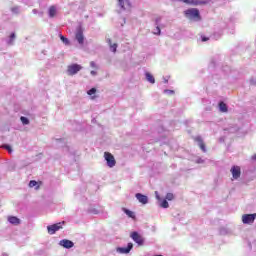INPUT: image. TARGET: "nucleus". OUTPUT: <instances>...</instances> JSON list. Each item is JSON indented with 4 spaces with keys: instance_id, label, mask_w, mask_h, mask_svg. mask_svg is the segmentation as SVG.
Returning a JSON list of instances; mask_svg holds the SVG:
<instances>
[{
    "instance_id": "obj_4",
    "label": "nucleus",
    "mask_w": 256,
    "mask_h": 256,
    "mask_svg": "<svg viewBox=\"0 0 256 256\" xmlns=\"http://www.w3.org/2000/svg\"><path fill=\"white\" fill-rule=\"evenodd\" d=\"M131 239H133V241L135 243H137V245H139L140 247L144 245L145 243V239H143V237L141 235H139L138 232H132L130 235Z\"/></svg>"
},
{
    "instance_id": "obj_35",
    "label": "nucleus",
    "mask_w": 256,
    "mask_h": 256,
    "mask_svg": "<svg viewBox=\"0 0 256 256\" xmlns=\"http://www.w3.org/2000/svg\"><path fill=\"white\" fill-rule=\"evenodd\" d=\"M54 225H65V221H62V222H59V223H56Z\"/></svg>"
},
{
    "instance_id": "obj_32",
    "label": "nucleus",
    "mask_w": 256,
    "mask_h": 256,
    "mask_svg": "<svg viewBox=\"0 0 256 256\" xmlns=\"http://www.w3.org/2000/svg\"><path fill=\"white\" fill-rule=\"evenodd\" d=\"M15 39V33H12L10 35V43H13V40Z\"/></svg>"
},
{
    "instance_id": "obj_26",
    "label": "nucleus",
    "mask_w": 256,
    "mask_h": 256,
    "mask_svg": "<svg viewBox=\"0 0 256 256\" xmlns=\"http://www.w3.org/2000/svg\"><path fill=\"white\" fill-rule=\"evenodd\" d=\"M95 93H97V89H96V88H92V89H90V90L87 92L88 95H95Z\"/></svg>"
},
{
    "instance_id": "obj_19",
    "label": "nucleus",
    "mask_w": 256,
    "mask_h": 256,
    "mask_svg": "<svg viewBox=\"0 0 256 256\" xmlns=\"http://www.w3.org/2000/svg\"><path fill=\"white\" fill-rule=\"evenodd\" d=\"M219 109L222 113H227L228 111L227 104H225V102H220Z\"/></svg>"
},
{
    "instance_id": "obj_20",
    "label": "nucleus",
    "mask_w": 256,
    "mask_h": 256,
    "mask_svg": "<svg viewBox=\"0 0 256 256\" xmlns=\"http://www.w3.org/2000/svg\"><path fill=\"white\" fill-rule=\"evenodd\" d=\"M145 75H146V79H147V81H149V83H152V84L155 83V77H153L151 73L146 72Z\"/></svg>"
},
{
    "instance_id": "obj_28",
    "label": "nucleus",
    "mask_w": 256,
    "mask_h": 256,
    "mask_svg": "<svg viewBox=\"0 0 256 256\" xmlns=\"http://www.w3.org/2000/svg\"><path fill=\"white\" fill-rule=\"evenodd\" d=\"M4 149H7L8 153H13V149L9 145H4Z\"/></svg>"
},
{
    "instance_id": "obj_33",
    "label": "nucleus",
    "mask_w": 256,
    "mask_h": 256,
    "mask_svg": "<svg viewBox=\"0 0 256 256\" xmlns=\"http://www.w3.org/2000/svg\"><path fill=\"white\" fill-rule=\"evenodd\" d=\"M201 39L203 43H205V41H209V37L202 36Z\"/></svg>"
},
{
    "instance_id": "obj_1",
    "label": "nucleus",
    "mask_w": 256,
    "mask_h": 256,
    "mask_svg": "<svg viewBox=\"0 0 256 256\" xmlns=\"http://www.w3.org/2000/svg\"><path fill=\"white\" fill-rule=\"evenodd\" d=\"M184 15L186 19H196V21H201V15L199 14V9L197 8H190L184 11Z\"/></svg>"
},
{
    "instance_id": "obj_29",
    "label": "nucleus",
    "mask_w": 256,
    "mask_h": 256,
    "mask_svg": "<svg viewBox=\"0 0 256 256\" xmlns=\"http://www.w3.org/2000/svg\"><path fill=\"white\" fill-rule=\"evenodd\" d=\"M220 235H227V229L225 227L220 229Z\"/></svg>"
},
{
    "instance_id": "obj_17",
    "label": "nucleus",
    "mask_w": 256,
    "mask_h": 256,
    "mask_svg": "<svg viewBox=\"0 0 256 256\" xmlns=\"http://www.w3.org/2000/svg\"><path fill=\"white\" fill-rule=\"evenodd\" d=\"M49 17L53 18L55 15H57V8L55 6H50L49 10Z\"/></svg>"
},
{
    "instance_id": "obj_14",
    "label": "nucleus",
    "mask_w": 256,
    "mask_h": 256,
    "mask_svg": "<svg viewBox=\"0 0 256 256\" xmlns=\"http://www.w3.org/2000/svg\"><path fill=\"white\" fill-rule=\"evenodd\" d=\"M59 229H63V227L57 226V225L47 226V231H48L49 235H55V233H57V231H59Z\"/></svg>"
},
{
    "instance_id": "obj_5",
    "label": "nucleus",
    "mask_w": 256,
    "mask_h": 256,
    "mask_svg": "<svg viewBox=\"0 0 256 256\" xmlns=\"http://www.w3.org/2000/svg\"><path fill=\"white\" fill-rule=\"evenodd\" d=\"M256 219V213L254 214H244L242 216V222L244 223V225H249L251 223H253Z\"/></svg>"
},
{
    "instance_id": "obj_23",
    "label": "nucleus",
    "mask_w": 256,
    "mask_h": 256,
    "mask_svg": "<svg viewBox=\"0 0 256 256\" xmlns=\"http://www.w3.org/2000/svg\"><path fill=\"white\" fill-rule=\"evenodd\" d=\"M20 121H22L23 125H29V119L25 116H22Z\"/></svg>"
},
{
    "instance_id": "obj_25",
    "label": "nucleus",
    "mask_w": 256,
    "mask_h": 256,
    "mask_svg": "<svg viewBox=\"0 0 256 256\" xmlns=\"http://www.w3.org/2000/svg\"><path fill=\"white\" fill-rule=\"evenodd\" d=\"M12 13L19 15V6H14L11 8Z\"/></svg>"
},
{
    "instance_id": "obj_24",
    "label": "nucleus",
    "mask_w": 256,
    "mask_h": 256,
    "mask_svg": "<svg viewBox=\"0 0 256 256\" xmlns=\"http://www.w3.org/2000/svg\"><path fill=\"white\" fill-rule=\"evenodd\" d=\"M166 199L167 201H173V199H175V196L173 195V193H167Z\"/></svg>"
},
{
    "instance_id": "obj_13",
    "label": "nucleus",
    "mask_w": 256,
    "mask_h": 256,
    "mask_svg": "<svg viewBox=\"0 0 256 256\" xmlns=\"http://www.w3.org/2000/svg\"><path fill=\"white\" fill-rule=\"evenodd\" d=\"M76 40L80 45H83L85 41V37L83 36V30L81 28H79L76 32Z\"/></svg>"
},
{
    "instance_id": "obj_27",
    "label": "nucleus",
    "mask_w": 256,
    "mask_h": 256,
    "mask_svg": "<svg viewBox=\"0 0 256 256\" xmlns=\"http://www.w3.org/2000/svg\"><path fill=\"white\" fill-rule=\"evenodd\" d=\"M29 187H31V188L37 187V181L31 180V181L29 182Z\"/></svg>"
},
{
    "instance_id": "obj_7",
    "label": "nucleus",
    "mask_w": 256,
    "mask_h": 256,
    "mask_svg": "<svg viewBox=\"0 0 256 256\" xmlns=\"http://www.w3.org/2000/svg\"><path fill=\"white\" fill-rule=\"evenodd\" d=\"M182 3H186V5H207V1L203 0H180Z\"/></svg>"
},
{
    "instance_id": "obj_9",
    "label": "nucleus",
    "mask_w": 256,
    "mask_h": 256,
    "mask_svg": "<svg viewBox=\"0 0 256 256\" xmlns=\"http://www.w3.org/2000/svg\"><path fill=\"white\" fill-rule=\"evenodd\" d=\"M194 141L196 143H198V147H200L201 151H203V153H207V148L205 147V142H203V138H201V136H196L194 138Z\"/></svg>"
},
{
    "instance_id": "obj_15",
    "label": "nucleus",
    "mask_w": 256,
    "mask_h": 256,
    "mask_svg": "<svg viewBox=\"0 0 256 256\" xmlns=\"http://www.w3.org/2000/svg\"><path fill=\"white\" fill-rule=\"evenodd\" d=\"M8 221H9V223H11V225H20L21 224V220L15 216H9Z\"/></svg>"
},
{
    "instance_id": "obj_30",
    "label": "nucleus",
    "mask_w": 256,
    "mask_h": 256,
    "mask_svg": "<svg viewBox=\"0 0 256 256\" xmlns=\"http://www.w3.org/2000/svg\"><path fill=\"white\" fill-rule=\"evenodd\" d=\"M154 35H161V28H159V26L156 27V32H154Z\"/></svg>"
},
{
    "instance_id": "obj_34",
    "label": "nucleus",
    "mask_w": 256,
    "mask_h": 256,
    "mask_svg": "<svg viewBox=\"0 0 256 256\" xmlns=\"http://www.w3.org/2000/svg\"><path fill=\"white\" fill-rule=\"evenodd\" d=\"M92 213H94V215H97V213H99V211H97L96 209L91 210Z\"/></svg>"
},
{
    "instance_id": "obj_22",
    "label": "nucleus",
    "mask_w": 256,
    "mask_h": 256,
    "mask_svg": "<svg viewBox=\"0 0 256 256\" xmlns=\"http://www.w3.org/2000/svg\"><path fill=\"white\" fill-rule=\"evenodd\" d=\"M160 207H162L163 209H168L169 202H167V200H163L162 203L160 204Z\"/></svg>"
},
{
    "instance_id": "obj_8",
    "label": "nucleus",
    "mask_w": 256,
    "mask_h": 256,
    "mask_svg": "<svg viewBox=\"0 0 256 256\" xmlns=\"http://www.w3.org/2000/svg\"><path fill=\"white\" fill-rule=\"evenodd\" d=\"M60 247H64V249H71L74 247V243L71 240L63 239L59 242Z\"/></svg>"
},
{
    "instance_id": "obj_36",
    "label": "nucleus",
    "mask_w": 256,
    "mask_h": 256,
    "mask_svg": "<svg viewBox=\"0 0 256 256\" xmlns=\"http://www.w3.org/2000/svg\"><path fill=\"white\" fill-rule=\"evenodd\" d=\"M90 73H91V75H97V72L94 70H92Z\"/></svg>"
},
{
    "instance_id": "obj_21",
    "label": "nucleus",
    "mask_w": 256,
    "mask_h": 256,
    "mask_svg": "<svg viewBox=\"0 0 256 256\" xmlns=\"http://www.w3.org/2000/svg\"><path fill=\"white\" fill-rule=\"evenodd\" d=\"M61 41L64 43V45H69V39H67L65 36L63 35H59Z\"/></svg>"
},
{
    "instance_id": "obj_16",
    "label": "nucleus",
    "mask_w": 256,
    "mask_h": 256,
    "mask_svg": "<svg viewBox=\"0 0 256 256\" xmlns=\"http://www.w3.org/2000/svg\"><path fill=\"white\" fill-rule=\"evenodd\" d=\"M122 211L127 215V217H130V219H133L135 221V219H136L135 212H133L127 208H122Z\"/></svg>"
},
{
    "instance_id": "obj_31",
    "label": "nucleus",
    "mask_w": 256,
    "mask_h": 256,
    "mask_svg": "<svg viewBox=\"0 0 256 256\" xmlns=\"http://www.w3.org/2000/svg\"><path fill=\"white\" fill-rule=\"evenodd\" d=\"M90 66L92 67V69H97V64L93 61L90 62Z\"/></svg>"
},
{
    "instance_id": "obj_3",
    "label": "nucleus",
    "mask_w": 256,
    "mask_h": 256,
    "mask_svg": "<svg viewBox=\"0 0 256 256\" xmlns=\"http://www.w3.org/2000/svg\"><path fill=\"white\" fill-rule=\"evenodd\" d=\"M83 69V67L79 64H72L69 65L67 68V73L68 75H77V73H79V71H81Z\"/></svg>"
},
{
    "instance_id": "obj_37",
    "label": "nucleus",
    "mask_w": 256,
    "mask_h": 256,
    "mask_svg": "<svg viewBox=\"0 0 256 256\" xmlns=\"http://www.w3.org/2000/svg\"><path fill=\"white\" fill-rule=\"evenodd\" d=\"M253 159H255V160H256V154L253 156Z\"/></svg>"
},
{
    "instance_id": "obj_18",
    "label": "nucleus",
    "mask_w": 256,
    "mask_h": 256,
    "mask_svg": "<svg viewBox=\"0 0 256 256\" xmlns=\"http://www.w3.org/2000/svg\"><path fill=\"white\" fill-rule=\"evenodd\" d=\"M107 43H108V45H109V47H110V50H111L113 53H117V43L112 44L111 39H108V40H107Z\"/></svg>"
},
{
    "instance_id": "obj_6",
    "label": "nucleus",
    "mask_w": 256,
    "mask_h": 256,
    "mask_svg": "<svg viewBox=\"0 0 256 256\" xmlns=\"http://www.w3.org/2000/svg\"><path fill=\"white\" fill-rule=\"evenodd\" d=\"M131 249H133V243H128L127 247H118L116 251L121 255H127L128 253H131Z\"/></svg>"
},
{
    "instance_id": "obj_39",
    "label": "nucleus",
    "mask_w": 256,
    "mask_h": 256,
    "mask_svg": "<svg viewBox=\"0 0 256 256\" xmlns=\"http://www.w3.org/2000/svg\"><path fill=\"white\" fill-rule=\"evenodd\" d=\"M36 189H39V186H37Z\"/></svg>"
},
{
    "instance_id": "obj_12",
    "label": "nucleus",
    "mask_w": 256,
    "mask_h": 256,
    "mask_svg": "<svg viewBox=\"0 0 256 256\" xmlns=\"http://www.w3.org/2000/svg\"><path fill=\"white\" fill-rule=\"evenodd\" d=\"M230 171L232 173L233 179H239V177H241V167L233 166Z\"/></svg>"
},
{
    "instance_id": "obj_2",
    "label": "nucleus",
    "mask_w": 256,
    "mask_h": 256,
    "mask_svg": "<svg viewBox=\"0 0 256 256\" xmlns=\"http://www.w3.org/2000/svg\"><path fill=\"white\" fill-rule=\"evenodd\" d=\"M104 158H105V161H106L108 167L113 168V167H115V165H117L115 156H113V154H111L110 152H105Z\"/></svg>"
},
{
    "instance_id": "obj_38",
    "label": "nucleus",
    "mask_w": 256,
    "mask_h": 256,
    "mask_svg": "<svg viewBox=\"0 0 256 256\" xmlns=\"http://www.w3.org/2000/svg\"><path fill=\"white\" fill-rule=\"evenodd\" d=\"M152 231H155V227H152Z\"/></svg>"
},
{
    "instance_id": "obj_11",
    "label": "nucleus",
    "mask_w": 256,
    "mask_h": 256,
    "mask_svg": "<svg viewBox=\"0 0 256 256\" xmlns=\"http://www.w3.org/2000/svg\"><path fill=\"white\" fill-rule=\"evenodd\" d=\"M118 5L124 11L131 9V2L129 0H118Z\"/></svg>"
},
{
    "instance_id": "obj_10",
    "label": "nucleus",
    "mask_w": 256,
    "mask_h": 256,
    "mask_svg": "<svg viewBox=\"0 0 256 256\" xmlns=\"http://www.w3.org/2000/svg\"><path fill=\"white\" fill-rule=\"evenodd\" d=\"M135 197L142 205H147V203H149V198L144 194L136 193Z\"/></svg>"
}]
</instances>
